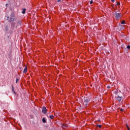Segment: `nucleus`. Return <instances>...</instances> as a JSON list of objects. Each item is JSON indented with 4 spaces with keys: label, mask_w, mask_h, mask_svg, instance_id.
Returning <instances> with one entry per match:
<instances>
[{
    "label": "nucleus",
    "mask_w": 130,
    "mask_h": 130,
    "mask_svg": "<svg viewBox=\"0 0 130 130\" xmlns=\"http://www.w3.org/2000/svg\"><path fill=\"white\" fill-rule=\"evenodd\" d=\"M113 15V16H114L116 20H119L120 18H121V13L115 12V13H114Z\"/></svg>",
    "instance_id": "1"
},
{
    "label": "nucleus",
    "mask_w": 130,
    "mask_h": 130,
    "mask_svg": "<svg viewBox=\"0 0 130 130\" xmlns=\"http://www.w3.org/2000/svg\"><path fill=\"white\" fill-rule=\"evenodd\" d=\"M90 98H86L84 101V103H85V106L86 107H87V105H88V103H89V102H90Z\"/></svg>",
    "instance_id": "2"
},
{
    "label": "nucleus",
    "mask_w": 130,
    "mask_h": 130,
    "mask_svg": "<svg viewBox=\"0 0 130 130\" xmlns=\"http://www.w3.org/2000/svg\"><path fill=\"white\" fill-rule=\"evenodd\" d=\"M42 112L43 113H44V114H46V113H47V109H46V107H43Z\"/></svg>",
    "instance_id": "3"
},
{
    "label": "nucleus",
    "mask_w": 130,
    "mask_h": 130,
    "mask_svg": "<svg viewBox=\"0 0 130 130\" xmlns=\"http://www.w3.org/2000/svg\"><path fill=\"white\" fill-rule=\"evenodd\" d=\"M17 20V18L14 17H10V19H9V22H12L13 21H16Z\"/></svg>",
    "instance_id": "4"
},
{
    "label": "nucleus",
    "mask_w": 130,
    "mask_h": 130,
    "mask_svg": "<svg viewBox=\"0 0 130 130\" xmlns=\"http://www.w3.org/2000/svg\"><path fill=\"white\" fill-rule=\"evenodd\" d=\"M16 26V23H15V22H12L11 23V28L12 29H13V30H14V29H15V26Z\"/></svg>",
    "instance_id": "5"
},
{
    "label": "nucleus",
    "mask_w": 130,
    "mask_h": 130,
    "mask_svg": "<svg viewBox=\"0 0 130 130\" xmlns=\"http://www.w3.org/2000/svg\"><path fill=\"white\" fill-rule=\"evenodd\" d=\"M117 100L119 102H120V101H121V99H122V97H120L119 96H118L117 98Z\"/></svg>",
    "instance_id": "6"
},
{
    "label": "nucleus",
    "mask_w": 130,
    "mask_h": 130,
    "mask_svg": "<svg viewBox=\"0 0 130 130\" xmlns=\"http://www.w3.org/2000/svg\"><path fill=\"white\" fill-rule=\"evenodd\" d=\"M17 25L18 26H21V25H22V21H21L20 20L18 21L17 23Z\"/></svg>",
    "instance_id": "7"
},
{
    "label": "nucleus",
    "mask_w": 130,
    "mask_h": 130,
    "mask_svg": "<svg viewBox=\"0 0 130 130\" xmlns=\"http://www.w3.org/2000/svg\"><path fill=\"white\" fill-rule=\"evenodd\" d=\"M12 92L16 94V91H15V90H14V85H12Z\"/></svg>",
    "instance_id": "8"
},
{
    "label": "nucleus",
    "mask_w": 130,
    "mask_h": 130,
    "mask_svg": "<svg viewBox=\"0 0 130 130\" xmlns=\"http://www.w3.org/2000/svg\"><path fill=\"white\" fill-rule=\"evenodd\" d=\"M27 71H28V69L27 68V67H25L23 71L24 74H26V73H27Z\"/></svg>",
    "instance_id": "9"
},
{
    "label": "nucleus",
    "mask_w": 130,
    "mask_h": 130,
    "mask_svg": "<svg viewBox=\"0 0 130 130\" xmlns=\"http://www.w3.org/2000/svg\"><path fill=\"white\" fill-rule=\"evenodd\" d=\"M22 14H25L26 13V9L24 8L22 9Z\"/></svg>",
    "instance_id": "10"
},
{
    "label": "nucleus",
    "mask_w": 130,
    "mask_h": 130,
    "mask_svg": "<svg viewBox=\"0 0 130 130\" xmlns=\"http://www.w3.org/2000/svg\"><path fill=\"white\" fill-rule=\"evenodd\" d=\"M42 121L44 123H45L46 122V119H45V118H43Z\"/></svg>",
    "instance_id": "11"
},
{
    "label": "nucleus",
    "mask_w": 130,
    "mask_h": 130,
    "mask_svg": "<svg viewBox=\"0 0 130 130\" xmlns=\"http://www.w3.org/2000/svg\"><path fill=\"white\" fill-rule=\"evenodd\" d=\"M10 16L11 17H15V13L14 12H12Z\"/></svg>",
    "instance_id": "12"
},
{
    "label": "nucleus",
    "mask_w": 130,
    "mask_h": 130,
    "mask_svg": "<svg viewBox=\"0 0 130 130\" xmlns=\"http://www.w3.org/2000/svg\"><path fill=\"white\" fill-rule=\"evenodd\" d=\"M54 118V116L53 115H50V118L51 119H53Z\"/></svg>",
    "instance_id": "13"
},
{
    "label": "nucleus",
    "mask_w": 130,
    "mask_h": 130,
    "mask_svg": "<svg viewBox=\"0 0 130 130\" xmlns=\"http://www.w3.org/2000/svg\"><path fill=\"white\" fill-rule=\"evenodd\" d=\"M96 126L97 127H99V128H101V127H102V125H97Z\"/></svg>",
    "instance_id": "14"
},
{
    "label": "nucleus",
    "mask_w": 130,
    "mask_h": 130,
    "mask_svg": "<svg viewBox=\"0 0 130 130\" xmlns=\"http://www.w3.org/2000/svg\"><path fill=\"white\" fill-rule=\"evenodd\" d=\"M121 24H125V21L124 20H122L121 22Z\"/></svg>",
    "instance_id": "15"
},
{
    "label": "nucleus",
    "mask_w": 130,
    "mask_h": 130,
    "mask_svg": "<svg viewBox=\"0 0 130 130\" xmlns=\"http://www.w3.org/2000/svg\"><path fill=\"white\" fill-rule=\"evenodd\" d=\"M18 82H19V79L16 78V83L17 84V83H18Z\"/></svg>",
    "instance_id": "16"
},
{
    "label": "nucleus",
    "mask_w": 130,
    "mask_h": 130,
    "mask_svg": "<svg viewBox=\"0 0 130 130\" xmlns=\"http://www.w3.org/2000/svg\"><path fill=\"white\" fill-rule=\"evenodd\" d=\"M92 4H93V0H91L90 2V5H92Z\"/></svg>",
    "instance_id": "17"
},
{
    "label": "nucleus",
    "mask_w": 130,
    "mask_h": 130,
    "mask_svg": "<svg viewBox=\"0 0 130 130\" xmlns=\"http://www.w3.org/2000/svg\"><path fill=\"white\" fill-rule=\"evenodd\" d=\"M127 49H130V46L129 45L127 46Z\"/></svg>",
    "instance_id": "18"
},
{
    "label": "nucleus",
    "mask_w": 130,
    "mask_h": 130,
    "mask_svg": "<svg viewBox=\"0 0 130 130\" xmlns=\"http://www.w3.org/2000/svg\"><path fill=\"white\" fill-rule=\"evenodd\" d=\"M116 5H117V6H119V5H120V3H119V2L117 3Z\"/></svg>",
    "instance_id": "19"
},
{
    "label": "nucleus",
    "mask_w": 130,
    "mask_h": 130,
    "mask_svg": "<svg viewBox=\"0 0 130 130\" xmlns=\"http://www.w3.org/2000/svg\"><path fill=\"white\" fill-rule=\"evenodd\" d=\"M61 2V0H57V3H60Z\"/></svg>",
    "instance_id": "20"
},
{
    "label": "nucleus",
    "mask_w": 130,
    "mask_h": 130,
    "mask_svg": "<svg viewBox=\"0 0 130 130\" xmlns=\"http://www.w3.org/2000/svg\"><path fill=\"white\" fill-rule=\"evenodd\" d=\"M110 88H111L110 86L108 85V86H107V88H108V89H110Z\"/></svg>",
    "instance_id": "21"
},
{
    "label": "nucleus",
    "mask_w": 130,
    "mask_h": 130,
    "mask_svg": "<svg viewBox=\"0 0 130 130\" xmlns=\"http://www.w3.org/2000/svg\"><path fill=\"white\" fill-rule=\"evenodd\" d=\"M126 126H127V129H129V127H128V125H127V124H126Z\"/></svg>",
    "instance_id": "22"
},
{
    "label": "nucleus",
    "mask_w": 130,
    "mask_h": 130,
    "mask_svg": "<svg viewBox=\"0 0 130 130\" xmlns=\"http://www.w3.org/2000/svg\"><path fill=\"white\" fill-rule=\"evenodd\" d=\"M111 2L113 3L114 2H115V0H112Z\"/></svg>",
    "instance_id": "23"
},
{
    "label": "nucleus",
    "mask_w": 130,
    "mask_h": 130,
    "mask_svg": "<svg viewBox=\"0 0 130 130\" xmlns=\"http://www.w3.org/2000/svg\"><path fill=\"white\" fill-rule=\"evenodd\" d=\"M123 111V109H120V111Z\"/></svg>",
    "instance_id": "24"
},
{
    "label": "nucleus",
    "mask_w": 130,
    "mask_h": 130,
    "mask_svg": "<svg viewBox=\"0 0 130 130\" xmlns=\"http://www.w3.org/2000/svg\"><path fill=\"white\" fill-rule=\"evenodd\" d=\"M7 20H9V16H7Z\"/></svg>",
    "instance_id": "25"
},
{
    "label": "nucleus",
    "mask_w": 130,
    "mask_h": 130,
    "mask_svg": "<svg viewBox=\"0 0 130 130\" xmlns=\"http://www.w3.org/2000/svg\"><path fill=\"white\" fill-rule=\"evenodd\" d=\"M6 6H8V4H7L6 5Z\"/></svg>",
    "instance_id": "26"
},
{
    "label": "nucleus",
    "mask_w": 130,
    "mask_h": 130,
    "mask_svg": "<svg viewBox=\"0 0 130 130\" xmlns=\"http://www.w3.org/2000/svg\"><path fill=\"white\" fill-rule=\"evenodd\" d=\"M128 130H130V129H128Z\"/></svg>",
    "instance_id": "27"
}]
</instances>
